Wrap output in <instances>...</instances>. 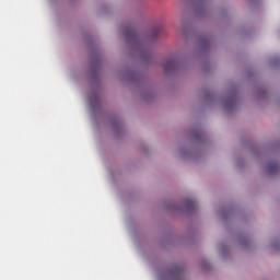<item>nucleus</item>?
<instances>
[{
	"label": "nucleus",
	"mask_w": 280,
	"mask_h": 280,
	"mask_svg": "<svg viewBox=\"0 0 280 280\" xmlns=\"http://www.w3.org/2000/svg\"><path fill=\"white\" fill-rule=\"evenodd\" d=\"M176 69V60L175 59H168L164 63V71L165 73H170V71H174Z\"/></svg>",
	"instance_id": "f257e3e1"
},
{
	"label": "nucleus",
	"mask_w": 280,
	"mask_h": 280,
	"mask_svg": "<svg viewBox=\"0 0 280 280\" xmlns=\"http://www.w3.org/2000/svg\"><path fill=\"white\" fill-rule=\"evenodd\" d=\"M126 38H127V40H130V38H131V40H135V38H137V33H135L133 30H127Z\"/></svg>",
	"instance_id": "f03ea898"
},
{
	"label": "nucleus",
	"mask_w": 280,
	"mask_h": 280,
	"mask_svg": "<svg viewBox=\"0 0 280 280\" xmlns=\"http://www.w3.org/2000/svg\"><path fill=\"white\" fill-rule=\"evenodd\" d=\"M186 208L189 209V211H194V209H196V201L192 199L186 200Z\"/></svg>",
	"instance_id": "7ed1b4c3"
},
{
	"label": "nucleus",
	"mask_w": 280,
	"mask_h": 280,
	"mask_svg": "<svg viewBox=\"0 0 280 280\" xmlns=\"http://www.w3.org/2000/svg\"><path fill=\"white\" fill-rule=\"evenodd\" d=\"M278 170H279V165H277V164L269 165V172H277Z\"/></svg>",
	"instance_id": "20e7f679"
}]
</instances>
